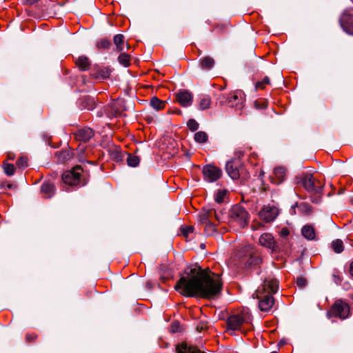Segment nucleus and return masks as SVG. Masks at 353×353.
Returning a JSON list of instances; mask_svg holds the SVG:
<instances>
[{
  "label": "nucleus",
  "mask_w": 353,
  "mask_h": 353,
  "mask_svg": "<svg viewBox=\"0 0 353 353\" xmlns=\"http://www.w3.org/2000/svg\"><path fill=\"white\" fill-rule=\"evenodd\" d=\"M176 283L174 288L183 296L214 299L219 296L223 288V282L219 274L202 269L197 265L189 266Z\"/></svg>",
  "instance_id": "obj_1"
},
{
  "label": "nucleus",
  "mask_w": 353,
  "mask_h": 353,
  "mask_svg": "<svg viewBox=\"0 0 353 353\" xmlns=\"http://www.w3.org/2000/svg\"><path fill=\"white\" fill-rule=\"evenodd\" d=\"M279 288V281L276 279H267L256 292V297L260 299L259 306L261 311H269L273 306L275 294Z\"/></svg>",
  "instance_id": "obj_2"
},
{
  "label": "nucleus",
  "mask_w": 353,
  "mask_h": 353,
  "mask_svg": "<svg viewBox=\"0 0 353 353\" xmlns=\"http://www.w3.org/2000/svg\"><path fill=\"white\" fill-rule=\"evenodd\" d=\"M241 262L247 269H256L263 262L261 252L256 248L248 245L240 251Z\"/></svg>",
  "instance_id": "obj_3"
},
{
  "label": "nucleus",
  "mask_w": 353,
  "mask_h": 353,
  "mask_svg": "<svg viewBox=\"0 0 353 353\" xmlns=\"http://www.w3.org/2000/svg\"><path fill=\"white\" fill-rule=\"evenodd\" d=\"M299 183L311 194L313 203H319L323 194V185L311 174H305Z\"/></svg>",
  "instance_id": "obj_4"
},
{
  "label": "nucleus",
  "mask_w": 353,
  "mask_h": 353,
  "mask_svg": "<svg viewBox=\"0 0 353 353\" xmlns=\"http://www.w3.org/2000/svg\"><path fill=\"white\" fill-rule=\"evenodd\" d=\"M225 170L229 176L233 180L241 179L242 181H246L250 178L249 172L239 159H234L228 161Z\"/></svg>",
  "instance_id": "obj_5"
},
{
  "label": "nucleus",
  "mask_w": 353,
  "mask_h": 353,
  "mask_svg": "<svg viewBox=\"0 0 353 353\" xmlns=\"http://www.w3.org/2000/svg\"><path fill=\"white\" fill-rule=\"evenodd\" d=\"M229 221L230 223L236 224L243 228L248 225L250 214L241 205H234L230 210Z\"/></svg>",
  "instance_id": "obj_6"
},
{
  "label": "nucleus",
  "mask_w": 353,
  "mask_h": 353,
  "mask_svg": "<svg viewBox=\"0 0 353 353\" xmlns=\"http://www.w3.org/2000/svg\"><path fill=\"white\" fill-rule=\"evenodd\" d=\"M216 103L220 105H227L230 108H235L240 112L244 106V99L241 93L232 92L229 94H220L216 99Z\"/></svg>",
  "instance_id": "obj_7"
},
{
  "label": "nucleus",
  "mask_w": 353,
  "mask_h": 353,
  "mask_svg": "<svg viewBox=\"0 0 353 353\" xmlns=\"http://www.w3.org/2000/svg\"><path fill=\"white\" fill-rule=\"evenodd\" d=\"M326 314L329 319L337 317L341 320L346 319L350 315V306L341 299L336 300Z\"/></svg>",
  "instance_id": "obj_8"
},
{
  "label": "nucleus",
  "mask_w": 353,
  "mask_h": 353,
  "mask_svg": "<svg viewBox=\"0 0 353 353\" xmlns=\"http://www.w3.org/2000/svg\"><path fill=\"white\" fill-rule=\"evenodd\" d=\"M83 169L80 165H76L72 169L67 170L62 174L63 181L69 185H85V182L81 178Z\"/></svg>",
  "instance_id": "obj_9"
},
{
  "label": "nucleus",
  "mask_w": 353,
  "mask_h": 353,
  "mask_svg": "<svg viewBox=\"0 0 353 353\" xmlns=\"http://www.w3.org/2000/svg\"><path fill=\"white\" fill-rule=\"evenodd\" d=\"M252 316L248 312H242L241 314L232 315L228 318V327L231 330H241V326L243 324L250 323Z\"/></svg>",
  "instance_id": "obj_10"
},
{
  "label": "nucleus",
  "mask_w": 353,
  "mask_h": 353,
  "mask_svg": "<svg viewBox=\"0 0 353 353\" xmlns=\"http://www.w3.org/2000/svg\"><path fill=\"white\" fill-rule=\"evenodd\" d=\"M279 214V210L277 207L268 204L264 205L259 212V216L262 221L270 223L273 221L278 216Z\"/></svg>",
  "instance_id": "obj_11"
},
{
  "label": "nucleus",
  "mask_w": 353,
  "mask_h": 353,
  "mask_svg": "<svg viewBox=\"0 0 353 353\" xmlns=\"http://www.w3.org/2000/svg\"><path fill=\"white\" fill-rule=\"evenodd\" d=\"M212 216H215L217 222H220V216L213 208H203L198 214V221L201 225L212 222Z\"/></svg>",
  "instance_id": "obj_12"
},
{
  "label": "nucleus",
  "mask_w": 353,
  "mask_h": 353,
  "mask_svg": "<svg viewBox=\"0 0 353 353\" xmlns=\"http://www.w3.org/2000/svg\"><path fill=\"white\" fill-rule=\"evenodd\" d=\"M202 172L204 179L208 182L216 181L221 176V169L212 165L204 166Z\"/></svg>",
  "instance_id": "obj_13"
},
{
  "label": "nucleus",
  "mask_w": 353,
  "mask_h": 353,
  "mask_svg": "<svg viewBox=\"0 0 353 353\" xmlns=\"http://www.w3.org/2000/svg\"><path fill=\"white\" fill-rule=\"evenodd\" d=\"M259 243L261 246L270 249L273 252H279L280 248L273 236L270 233H264L259 238Z\"/></svg>",
  "instance_id": "obj_14"
},
{
  "label": "nucleus",
  "mask_w": 353,
  "mask_h": 353,
  "mask_svg": "<svg viewBox=\"0 0 353 353\" xmlns=\"http://www.w3.org/2000/svg\"><path fill=\"white\" fill-rule=\"evenodd\" d=\"M340 23L347 33L353 35V10L345 11L341 17Z\"/></svg>",
  "instance_id": "obj_15"
},
{
  "label": "nucleus",
  "mask_w": 353,
  "mask_h": 353,
  "mask_svg": "<svg viewBox=\"0 0 353 353\" xmlns=\"http://www.w3.org/2000/svg\"><path fill=\"white\" fill-rule=\"evenodd\" d=\"M123 104L120 101H115L112 102L111 103L104 106V112L105 114L109 117H117L120 114H121L123 111Z\"/></svg>",
  "instance_id": "obj_16"
},
{
  "label": "nucleus",
  "mask_w": 353,
  "mask_h": 353,
  "mask_svg": "<svg viewBox=\"0 0 353 353\" xmlns=\"http://www.w3.org/2000/svg\"><path fill=\"white\" fill-rule=\"evenodd\" d=\"M176 100L183 107L190 106L193 101L192 94L188 90L179 91L176 94Z\"/></svg>",
  "instance_id": "obj_17"
},
{
  "label": "nucleus",
  "mask_w": 353,
  "mask_h": 353,
  "mask_svg": "<svg viewBox=\"0 0 353 353\" xmlns=\"http://www.w3.org/2000/svg\"><path fill=\"white\" fill-rule=\"evenodd\" d=\"M94 131L90 128H83L79 129L74 133L75 139L77 141L82 142L88 141L94 136Z\"/></svg>",
  "instance_id": "obj_18"
},
{
  "label": "nucleus",
  "mask_w": 353,
  "mask_h": 353,
  "mask_svg": "<svg viewBox=\"0 0 353 353\" xmlns=\"http://www.w3.org/2000/svg\"><path fill=\"white\" fill-rule=\"evenodd\" d=\"M215 64L214 59L210 56H205L199 61V66L204 70H211Z\"/></svg>",
  "instance_id": "obj_19"
},
{
  "label": "nucleus",
  "mask_w": 353,
  "mask_h": 353,
  "mask_svg": "<svg viewBox=\"0 0 353 353\" xmlns=\"http://www.w3.org/2000/svg\"><path fill=\"white\" fill-rule=\"evenodd\" d=\"M176 353H205L197 347L188 346L186 343H183L176 346Z\"/></svg>",
  "instance_id": "obj_20"
},
{
  "label": "nucleus",
  "mask_w": 353,
  "mask_h": 353,
  "mask_svg": "<svg viewBox=\"0 0 353 353\" xmlns=\"http://www.w3.org/2000/svg\"><path fill=\"white\" fill-rule=\"evenodd\" d=\"M56 157L59 163H63L72 157V152L70 148L61 150L56 152Z\"/></svg>",
  "instance_id": "obj_21"
},
{
  "label": "nucleus",
  "mask_w": 353,
  "mask_h": 353,
  "mask_svg": "<svg viewBox=\"0 0 353 353\" xmlns=\"http://www.w3.org/2000/svg\"><path fill=\"white\" fill-rule=\"evenodd\" d=\"M302 235L307 240H314L316 232L314 228L309 224L304 225L301 229Z\"/></svg>",
  "instance_id": "obj_22"
},
{
  "label": "nucleus",
  "mask_w": 353,
  "mask_h": 353,
  "mask_svg": "<svg viewBox=\"0 0 353 353\" xmlns=\"http://www.w3.org/2000/svg\"><path fill=\"white\" fill-rule=\"evenodd\" d=\"M41 192L43 194L45 197L50 198L54 194L55 187L52 183H44L41 187Z\"/></svg>",
  "instance_id": "obj_23"
},
{
  "label": "nucleus",
  "mask_w": 353,
  "mask_h": 353,
  "mask_svg": "<svg viewBox=\"0 0 353 353\" xmlns=\"http://www.w3.org/2000/svg\"><path fill=\"white\" fill-rule=\"evenodd\" d=\"M111 70L108 67H96L95 72L92 74L96 78L107 79L110 77Z\"/></svg>",
  "instance_id": "obj_24"
},
{
  "label": "nucleus",
  "mask_w": 353,
  "mask_h": 353,
  "mask_svg": "<svg viewBox=\"0 0 353 353\" xmlns=\"http://www.w3.org/2000/svg\"><path fill=\"white\" fill-rule=\"evenodd\" d=\"M76 64L81 70H88L90 68V63L89 59L85 56L79 57L77 61Z\"/></svg>",
  "instance_id": "obj_25"
},
{
  "label": "nucleus",
  "mask_w": 353,
  "mask_h": 353,
  "mask_svg": "<svg viewBox=\"0 0 353 353\" xmlns=\"http://www.w3.org/2000/svg\"><path fill=\"white\" fill-rule=\"evenodd\" d=\"M274 174L276 178L274 183H281L285 176V169L282 167H278L274 168Z\"/></svg>",
  "instance_id": "obj_26"
},
{
  "label": "nucleus",
  "mask_w": 353,
  "mask_h": 353,
  "mask_svg": "<svg viewBox=\"0 0 353 353\" xmlns=\"http://www.w3.org/2000/svg\"><path fill=\"white\" fill-rule=\"evenodd\" d=\"M124 39L125 37L121 34H116L113 38V41L116 46V49L118 52H121L124 49Z\"/></svg>",
  "instance_id": "obj_27"
},
{
  "label": "nucleus",
  "mask_w": 353,
  "mask_h": 353,
  "mask_svg": "<svg viewBox=\"0 0 353 353\" xmlns=\"http://www.w3.org/2000/svg\"><path fill=\"white\" fill-rule=\"evenodd\" d=\"M150 104L156 110H163L165 106V102L160 100L157 97H153L151 98Z\"/></svg>",
  "instance_id": "obj_28"
},
{
  "label": "nucleus",
  "mask_w": 353,
  "mask_h": 353,
  "mask_svg": "<svg viewBox=\"0 0 353 353\" xmlns=\"http://www.w3.org/2000/svg\"><path fill=\"white\" fill-rule=\"evenodd\" d=\"M83 107L89 110H92L96 107L95 99L90 97H86L83 99Z\"/></svg>",
  "instance_id": "obj_29"
},
{
  "label": "nucleus",
  "mask_w": 353,
  "mask_h": 353,
  "mask_svg": "<svg viewBox=\"0 0 353 353\" xmlns=\"http://www.w3.org/2000/svg\"><path fill=\"white\" fill-rule=\"evenodd\" d=\"M331 247H332V250L336 253H338V254L342 252L344 249L343 243L341 239H336V240L333 241L331 243Z\"/></svg>",
  "instance_id": "obj_30"
},
{
  "label": "nucleus",
  "mask_w": 353,
  "mask_h": 353,
  "mask_svg": "<svg viewBox=\"0 0 353 353\" xmlns=\"http://www.w3.org/2000/svg\"><path fill=\"white\" fill-rule=\"evenodd\" d=\"M194 139L199 143H204L207 142L208 136L205 132L199 131L195 133Z\"/></svg>",
  "instance_id": "obj_31"
},
{
  "label": "nucleus",
  "mask_w": 353,
  "mask_h": 353,
  "mask_svg": "<svg viewBox=\"0 0 353 353\" xmlns=\"http://www.w3.org/2000/svg\"><path fill=\"white\" fill-rule=\"evenodd\" d=\"M204 225V230L206 235L210 236L216 232V227L217 224L215 222H210V223L205 224Z\"/></svg>",
  "instance_id": "obj_32"
},
{
  "label": "nucleus",
  "mask_w": 353,
  "mask_h": 353,
  "mask_svg": "<svg viewBox=\"0 0 353 353\" xmlns=\"http://www.w3.org/2000/svg\"><path fill=\"white\" fill-rule=\"evenodd\" d=\"M119 62L125 67L130 65V56L126 53H121L118 57Z\"/></svg>",
  "instance_id": "obj_33"
},
{
  "label": "nucleus",
  "mask_w": 353,
  "mask_h": 353,
  "mask_svg": "<svg viewBox=\"0 0 353 353\" xmlns=\"http://www.w3.org/2000/svg\"><path fill=\"white\" fill-rule=\"evenodd\" d=\"M140 159L137 156L128 154L127 158V163L129 166L136 167L139 165Z\"/></svg>",
  "instance_id": "obj_34"
},
{
  "label": "nucleus",
  "mask_w": 353,
  "mask_h": 353,
  "mask_svg": "<svg viewBox=\"0 0 353 353\" xmlns=\"http://www.w3.org/2000/svg\"><path fill=\"white\" fill-rule=\"evenodd\" d=\"M211 105V99L210 97H203L201 99L199 103V109L201 110H204L208 109Z\"/></svg>",
  "instance_id": "obj_35"
},
{
  "label": "nucleus",
  "mask_w": 353,
  "mask_h": 353,
  "mask_svg": "<svg viewBox=\"0 0 353 353\" xmlns=\"http://www.w3.org/2000/svg\"><path fill=\"white\" fill-rule=\"evenodd\" d=\"M111 46V42L110 40L107 39H101L97 44V47L98 49H109Z\"/></svg>",
  "instance_id": "obj_36"
},
{
  "label": "nucleus",
  "mask_w": 353,
  "mask_h": 353,
  "mask_svg": "<svg viewBox=\"0 0 353 353\" xmlns=\"http://www.w3.org/2000/svg\"><path fill=\"white\" fill-rule=\"evenodd\" d=\"M270 84V80L268 77H265L262 81H257L255 84L256 89H264L265 85Z\"/></svg>",
  "instance_id": "obj_37"
},
{
  "label": "nucleus",
  "mask_w": 353,
  "mask_h": 353,
  "mask_svg": "<svg viewBox=\"0 0 353 353\" xmlns=\"http://www.w3.org/2000/svg\"><path fill=\"white\" fill-rule=\"evenodd\" d=\"M214 31L219 34H225L228 32V25L219 23L214 28Z\"/></svg>",
  "instance_id": "obj_38"
},
{
  "label": "nucleus",
  "mask_w": 353,
  "mask_h": 353,
  "mask_svg": "<svg viewBox=\"0 0 353 353\" xmlns=\"http://www.w3.org/2000/svg\"><path fill=\"white\" fill-rule=\"evenodd\" d=\"M188 128L190 130L194 132L199 128V123L196 122V121L194 119H190L187 122Z\"/></svg>",
  "instance_id": "obj_39"
},
{
  "label": "nucleus",
  "mask_w": 353,
  "mask_h": 353,
  "mask_svg": "<svg viewBox=\"0 0 353 353\" xmlns=\"http://www.w3.org/2000/svg\"><path fill=\"white\" fill-rule=\"evenodd\" d=\"M3 170L8 176H12L14 173L15 168L13 164L6 163L3 165Z\"/></svg>",
  "instance_id": "obj_40"
},
{
  "label": "nucleus",
  "mask_w": 353,
  "mask_h": 353,
  "mask_svg": "<svg viewBox=\"0 0 353 353\" xmlns=\"http://www.w3.org/2000/svg\"><path fill=\"white\" fill-rule=\"evenodd\" d=\"M254 107L256 109H265L268 106V102L264 100L254 101Z\"/></svg>",
  "instance_id": "obj_41"
},
{
  "label": "nucleus",
  "mask_w": 353,
  "mask_h": 353,
  "mask_svg": "<svg viewBox=\"0 0 353 353\" xmlns=\"http://www.w3.org/2000/svg\"><path fill=\"white\" fill-rule=\"evenodd\" d=\"M226 194L225 190H219L215 197V201L218 203H221L223 201V198Z\"/></svg>",
  "instance_id": "obj_42"
},
{
  "label": "nucleus",
  "mask_w": 353,
  "mask_h": 353,
  "mask_svg": "<svg viewBox=\"0 0 353 353\" xmlns=\"http://www.w3.org/2000/svg\"><path fill=\"white\" fill-rule=\"evenodd\" d=\"M17 164L19 168H26L28 166V159L22 157L18 159Z\"/></svg>",
  "instance_id": "obj_43"
},
{
  "label": "nucleus",
  "mask_w": 353,
  "mask_h": 353,
  "mask_svg": "<svg viewBox=\"0 0 353 353\" xmlns=\"http://www.w3.org/2000/svg\"><path fill=\"white\" fill-rule=\"evenodd\" d=\"M180 330V323L177 321L173 322L170 327V331L172 333H176Z\"/></svg>",
  "instance_id": "obj_44"
},
{
  "label": "nucleus",
  "mask_w": 353,
  "mask_h": 353,
  "mask_svg": "<svg viewBox=\"0 0 353 353\" xmlns=\"http://www.w3.org/2000/svg\"><path fill=\"white\" fill-rule=\"evenodd\" d=\"M37 336V334L34 333H28L26 335V341L28 343L34 342Z\"/></svg>",
  "instance_id": "obj_45"
},
{
  "label": "nucleus",
  "mask_w": 353,
  "mask_h": 353,
  "mask_svg": "<svg viewBox=\"0 0 353 353\" xmlns=\"http://www.w3.org/2000/svg\"><path fill=\"white\" fill-rule=\"evenodd\" d=\"M296 284L300 288H303L307 284V280L303 277H299L296 279Z\"/></svg>",
  "instance_id": "obj_46"
},
{
  "label": "nucleus",
  "mask_w": 353,
  "mask_h": 353,
  "mask_svg": "<svg viewBox=\"0 0 353 353\" xmlns=\"http://www.w3.org/2000/svg\"><path fill=\"white\" fill-rule=\"evenodd\" d=\"M289 230L286 228H283L280 232V234L282 237H286L289 235Z\"/></svg>",
  "instance_id": "obj_47"
},
{
  "label": "nucleus",
  "mask_w": 353,
  "mask_h": 353,
  "mask_svg": "<svg viewBox=\"0 0 353 353\" xmlns=\"http://www.w3.org/2000/svg\"><path fill=\"white\" fill-rule=\"evenodd\" d=\"M194 231V227L193 226H188L183 230V234L187 236L188 234L192 233Z\"/></svg>",
  "instance_id": "obj_48"
},
{
  "label": "nucleus",
  "mask_w": 353,
  "mask_h": 353,
  "mask_svg": "<svg viewBox=\"0 0 353 353\" xmlns=\"http://www.w3.org/2000/svg\"><path fill=\"white\" fill-rule=\"evenodd\" d=\"M301 207L303 208L308 213H310L312 212L311 206L306 203L301 204Z\"/></svg>",
  "instance_id": "obj_49"
},
{
  "label": "nucleus",
  "mask_w": 353,
  "mask_h": 353,
  "mask_svg": "<svg viewBox=\"0 0 353 353\" xmlns=\"http://www.w3.org/2000/svg\"><path fill=\"white\" fill-rule=\"evenodd\" d=\"M332 276H333V279H334V281L336 283V284H339L341 283V279L339 277V275H336L335 274H332Z\"/></svg>",
  "instance_id": "obj_50"
},
{
  "label": "nucleus",
  "mask_w": 353,
  "mask_h": 353,
  "mask_svg": "<svg viewBox=\"0 0 353 353\" xmlns=\"http://www.w3.org/2000/svg\"><path fill=\"white\" fill-rule=\"evenodd\" d=\"M104 114H105V112H104V109H103V110H99V111L97 112V116L98 117H103V115Z\"/></svg>",
  "instance_id": "obj_51"
},
{
  "label": "nucleus",
  "mask_w": 353,
  "mask_h": 353,
  "mask_svg": "<svg viewBox=\"0 0 353 353\" xmlns=\"http://www.w3.org/2000/svg\"><path fill=\"white\" fill-rule=\"evenodd\" d=\"M350 273L353 276V261L350 263Z\"/></svg>",
  "instance_id": "obj_52"
},
{
  "label": "nucleus",
  "mask_w": 353,
  "mask_h": 353,
  "mask_svg": "<svg viewBox=\"0 0 353 353\" xmlns=\"http://www.w3.org/2000/svg\"><path fill=\"white\" fill-rule=\"evenodd\" d=\"M236 154H238V157H240L241 156H243V152L242 151H239V152H236Z\"/></svg>",
  "instance_id": "obj_53"
},
{
  "label": "nucleus",
  "mask_w": 353,
  "mask_h": 353,
  "mask_svg": "<svg viewBox=\"0 0 353 353\" xmlns=\"http://www.w3.org/2000/svg\"><path fill=\"white\" fill-rule=\"evenodd\" d=\"M38 0H28V3H30V4H32V3H34L37 1Z\"/></svg>",
  "instance_id": "obj_54"
},
{
  "label": "nucleus",
  "mask_w": 353,
  "mask_h": 353,
  "mask_svg": "<svg viewBox=\"0 0 353 353\" xmlns=\"http://www.w3.org/2000/svg\"><path fill=\"white\" fill-rule=\"evenodd\" d=\"M217 221V220L215 219V216H212V222H215Z\"/></svg>",
  "instance_id": "obj_55"
},
{
  "label": "nucleus",
  "mask_w": 353,
  "mask_h": 353,
  "mask_svg": "<svg viewBox=\"0 0 353 353\" xmlns=\"http://www.w3.org/2000/svg\"><path fill=\"white\" fill-rule=\"evenodd\" d=\"M12 185H11V184H8V188L9 189H11V188H12Z\"/></svg>",
  "instance_id": "obj_56"
},
{
  "label": "nucleus",
  "mask_w": 353,
  "mask_h": 353,
  "mask_svg": "<svg viewBox=\"0 0 353 353\" xmlns=\"http://www.w3.org/2000/svg\"><path fill=\"white\" fill-rule=\"evenodd\" d=\"M176 112H177V113H179V114H181V111L180 110H178L176 111Z\"/></svg>",
  "instance_id": "obj_57"
},
{
  "label": "nucleus",
  "mask_w": 353,
  "mask_h": 353,
  "mask_svg": "<svg viewBox=\"0 0 353 353\" xmlns=\"http://www.w3.org/2000/svg\"><path fill=\"white\" fill-rule=\"evenodd\" d=\"M201 248H205V245L204 244H201Z\"/></svg>",
  "instance_id": "obj_58"
},
{
  "label": "nucleus",
  "mask_w": 353,
  "mask_h": 353,
  "mask_svg": "<svg viewBox=\"0 0 353 353\" xmlns=\"http://www.w3.org/2000/svg\"><path fill=\"white\" fill-rule=\"evenodd\" d=\"M126 46H127V48H130V46L128 43H126Z\"/></svg>",
  "instance_id": "obj_59"
},
{
  "label": "nucleus",
  "mask_w": 353,
  "mask_h": 353,
  "mask_svg": "<svg viewBox=\"0 0 353 353\" xmlns=\"http://www.w3.org/2000/svg\"><path fill=\"white\" fill-rule=\"evenodd\" d=\"M270 353H278V352H276V351H274V352H270Z\"/></svg>",
  "instance_id": "obj_60"
},
{
  "label": "nucleus",
  "mask_w": 353,
  "mask_h": 353,
  "mask_svg": "<svg viewBox=\"0 0 353 353\" xmlns=\"http://www.w3.org/2000/svg\"><path fill=\"white\" fill-rule=\"evenodd\" d=\"M352 1H353V0H352Z\"/></svg>",
  "instance_id": "obj_61"
}]
</instances>
